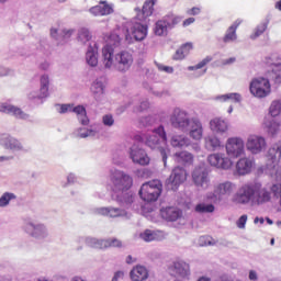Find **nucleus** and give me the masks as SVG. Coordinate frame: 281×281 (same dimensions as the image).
Segmentation results:
<instances>
[{"label": "nucleus", "mask_w": 281, "mask_h": 281, "mask_svg": "<svg viewBox=\"0 0 281 281\" xmlns=\"http://www.w3.org/2000/svg\"><path fill=\"white\" fill-rule=\"evenodd\" d=\"M194 18H188L187 20H184V22H182V26H184V27H189V25H191V24H194Z\"/></svg>", "instance_id": "6e6d98bb"}, {"label": "nucleus", "mask_w": 281, "mask_h": 281, "mask_svg": "<svg viewBox=\"0 0 281 281\" xmlns=\"http://www.w3.org/2000/svg\"><path fill=\"white\" fill-rule=\"evenodd\" d=\"M276 10L281 12V0L276 2Z\"/></svg>", "instance_id": "338daca9"}, {"label": "nucleus", "mask_w": 281, "mask_h": 281, "mask_svg": "<svg viewBox=\"0 0 281 281\" xmlns=\"http://www.w3.org/2000/svg\"><path fill=\"white\" fill-rule=\"evenodd\" d=\"M236 186L233 182L224 181L214 186V198L222 200L232 196L235 193Z\"/></svg>", "instance_id": "4468645a"}, {"label": "nucleus", "mask_w": 281, "mask_h": 281, "mask_svg": "<svg viewBox=\"0 0 281 281\" xmlns=\"http://www.w3.org/2000/svg\"><path fill=\"white\" fill-rule=\"evenodd\" d=\"M267 157H268V169L272 171V175L280 177L281 176V165H280L281 142L270 145V148H268Z\"/></svg>", "instance_id": "39448f33"}, {"label": "nucleus", "mask_w": 281, "mask_h": 281, "mask_svg": "<svg viewBox=\"0 0 281 281\" xmlns=\"http://www.w3.org/2000/svg\"><path fill=\"white\" fill-rule=\"evenodd\" d=\"M67 112H72L75 115H77V120L80 121V124L82 126H87L90 124V119H87V112L85 110V106L82 105H77L72 106V104H61L59 106V114H65Z\"/></svg>", "instance_id": "f8f14e48"}, {"label": "nucleus", "mask_w": 281, "mask_h": 281, "mask_svg": "<svg viewBox=\"0 0 281 281\" xmlns=\"http://www.w3.org/2000/svg\"><path fill=\"white\" fill-rule=\"evenodd\" d=\"M148 280V269L144 266L133 267L131 270V281H146Z\"/></svg>", "instance_id": "4be33fe9"}, {"label": "nucleus", "mask_w": 281, "mask_h": 281, "mask_svg": "<svg viewBox=\"0 0 281 281\" xmlns=\"http://www.w3.org/2000/svg\"><path fill=\"white\" fill-rule=\"evenodd\" d=\"M169 271H171L173 276L184 278L189 276V265L181 260H177L171 263V266L169 267Z\"/></svg>", "instance_id": "aec40b11"}, {"label": "nucleus", "mask_w": 281, "mask_h": 281, "mask_svg": "<svg viewBox=\"0 0 281 281\" xmlns=\"http://www.w3.org/2000/svg\"><path fill=\"white\" fill-rule=\"evenodd\" d=\"M148 33V27L140 23H134L133 26L128 30V34L135 40L136 42H142L146 40V35Z\"/></svg>", "instance_id": "f3484780"}, {"label": "nucleus", "mask_w": 281, "mask_h": 281, "mask_svg": "<svg viewBox=\"0 0 281 281\" xmlns=\"http://www.w3.org/2000/svg\"><path fill=\"white\" fill-rule=\"evenodd\" d=\"M221 143L220 138H216V136H206L204 137V147L209 150H216V148H220Z\"/></svg>", "instance_id": "473e14b6"}, {"label": "nucleus", "mask_w": 281, "mask_h": 281, "mask_svg": "<svg viewBox=\"0 0 281 281\" xmlns=\"http://www.w3.org/2000/svg\"><path fill=\"white\" fill-rule=\"evenodd\" d=\"M188 14H189V15H198V14H199V8H196V7L191 8V9L188 11Z\"/></svg>", "instance_id": "13d9d810"}, {"label": "nucleus", "mask_w": 281, "mask_h": 281, "mask_svg": "<svg viewBox=\"0 0 281 281\" xmlns=\"http://www.w3.org/2000/svg\"><path fill=\"white\" fill-rule=\"evenodd\" d=\"M247 278L250 281H258V273L255 272V270H250V273H248Z\"/></svg>", "instance_id": "864d4df0"}, {"label": "nucleus", "mask_w": 281, "mask_h": 281, "mask_svg": "<svg viewBox=\"0 0 281 281\" xmlns=\"http://www.w3.org/2000/svg\"><path fill=\"white\" fill-rule=\"evenodd\" d=\"M199 241H202V246H212V241H210V237L203 236L199 238Z\"/></svg>", "instance_id": "5fc2aeb1"}, {"label": "nucleus", "mask_w": 281, "mask_h": 281, "mask_svg": "<svg viewBox=\"0 0 281 281\" xmlns=\"http://www.w3.org/2000/svg\"><path fill=\"white\" fill-rule=\"evenodd\" d=\"M244 146L247 148V151H250L252 155H258L262 153L267 143H265V138L258 135H250L247 137V142L244 143Z\"/></svg>", "instance_id": "ddd939ff"}, {"label": "nucleus", "mask_w": 281, "mask_h": 281, "mask_svg": "<svg viewBox=\"0 0 281 281\" xmlns=\"http://www.w3.org/2000/svg\"><path fill=\"white\" fill-rule=\"evenodd\" d=\"M199 121L196 117L189 119V113L181 109H173L169 122L173 128H179L181 131H187L188 126H191L192 121Z\"/></svg>", "instance_id": "0eeeda50"}, {"label": "nucleus", "mask_w": 281, "mask_h": 281, "mask_svg": "<svg viewBox=\"0 0 281 281\" xmlns=\"http://www.w3.org/2000/svg\"><path fill=\"white\" fill-rule=\"evenodd\" d=\"M140 239H143V241L150 243L157 240V235L154 231H145L140 234Z\"/></svg>", "instance_id": "c03bdc74"}, {"label": "nucleus", "mask_w": 281, "mask_h": 281, "mask_svg": "<svg viewBox=\"0 0 281 281\" xmlns=\"http://www.w3.org/2000/svg\"><path fill=\"white\" fill-rule=\"evenodd\" d=\"M279 128H280V125H278V123H272L270 124V126H268V132L270 133V135H276Z\"/></svg>", "instance_id": "3c124183"}, {"label": "nucleus", "mask_w": 281, "mask_h": 281, "mask_svg": "<svg viewBox=\"0 0 281 281\" xmlns=\"http://www.w3.org/2000/svg\"><path fill=\"white\" fill-rule=\"evenodd\" d=\"M210 128L214 133H224L227 132V122H224L222 119H212L210 121Z\"/></svg>", "instance_id": "c85d7f7f"}, {"label": "nucleus", "mask_w": 281, "mask_h": 281, "mask_svg": "<svg viewBox=\"0 0 281 281\" xmlns=\"http://www.w3.org/2000/svg\"><path fill=\"white\" fill-rule=\"evenodd\" d=\"M11 200H16V195L9 192L3 193L0 198V207H5L7 205H9V202H11Z\"/></svg>", "instance_id": "79ce46f5"}, {"label": "nucleus", "mask_w": 281, "mask_h": 281, "mask_svg": "<svg viewBox=\"0 0 281 281\" xmlns=\"http://www.w3.org/2000/svg\"><path fill=\"white\" fill-rule=\"evenodd\" d=\"M267 30H268V24L267 23L258 24V27H255V31L252 32V35H250V40H257Z\"/></svg>", "instance_id": "ea45409f"}, {"label": "nucleus", "mask_w": 281, "mask_h": 281, "mask_svg": "<svg viewBox=\"0 0 281 281\" xmlns=\"http://www.w3.org/2000/svg\"><path fill=\"white\" fill-rule=\"evenodd\" d=\"M270 80L265 77L252 78L250 81V94L257 99H265L270 95Z\"/></svg>", "instance_id": "423d86ee"}, {"label": "nucleus", "mask_w": 281, "mask_h": 281, "mask_svg": "<svg viewBox=\"0 0 281 281\" xmlns=\"http://www.w3.org/2000/svg\"><path fill=\"white\" fill-rule=\"evenodd\" d=\"M246 146L243 143V139L239 138H229L227 139L226 150L227 156L237 158L239 156H243L245 153Z\"/></svg>", "instance_id": "2eb2a0df"}, {"label": "nucleus", "mask_w": 281, "mask_h": 281, "mask_svg": "<svg viewBox=\"0 0 281 281\" xmlns=\"http://www.w3.org/2000/svg\"><path fill=\"white\" fill-rule=\"evenodd\" d=\"M162 184L161 181L151 180L140 186L138 196L145 203H155L158 196H161Z\"/></svg>", "instance_id": "7ed1b4c3"}, {"label": "nucleus", "mask_w": 281, "mask_h": 281, "mask_svg": "<svg viewBox=\"0 0 281 281\" xmlns=\"http://www.w3.org/2000/svg\"><path fill=\"white\" fill-rule=\"evenodd\" d=\"M158 70L164 71L166 74H173V67L169 66H158Z\"/></svg>", "instance_id": "603ef678"}, {"label": "nucleus", "mask_w": 281, "mask_h": 281, "mask_svg": "<svg viewBox=\"0 0 281 281\" xmlns=\"http://www.w3.org/2000/svg\"><path fill=\"white\" fill-rule=\"evenodd\" d=\"M1 146H3V148L11 150L21 149V144H19V140L5 135L1 136Z\"/></svg>", "instance_id": "7c9ffc66"}, {"label": "nucleus", "mask_w": 281, "mask_h": 281, "mask_svg": "<svg viewBox=\"0 0 281 281\" xmlns=\"http://www.w3.org/2000/svg\"><path fill=\"white\" fill-rule=\"evenodd\" d=\"M194 211L199 214H212L214 212V205L213 204H196L194 207Z\"/></svg>", "instance_id": "e433bc0d"}, {"label": "nucleus", "mask_w": 281, "mask_h": 281, "mask_svg": "<svg viewBox=\"0 0 281 281\" xmlns=\"http://www.w3.org/2000/svg\"><path fill=\"white\" fill-rule=\"evenodd\" d=\"M196 281H212V280L210 278H206V277H201Z\"/></svg>", "instance_id": "774afa93"}, {"label": "nucleus", "mask_w": 281, "mask_h": 281, "mask_svg": "<svg viewBox=\"0 0 281 281\" xmlns=\"http://www.w3.org/2000/svg\"><path fill=\"white\" fill-rule=\"evenodd\" d=\"M254 223L255 224H258V223L262 224V223H265V220H262V217H255Z\"/></svg>", "instance_id": "0e129e2a"}, {"label": "nucleus", "mask_w": 281, "mask_h": 281, "mask_svg": "<svg viewBox=\"0 0 281 281\" xmlns=\"http://www.w3.org/2000/svg\"><path fill=\"white\" fill-rule=\"evenodd\" d=\"M160 153H161V159H162V161H164V165H166V159H167L166 149L161 148V149H160Z\"/></svg>", "instance_id": "052dcab7"}, {"label": "nucleus", "mask_w": 281, "mask_h": 281, "mask_svg": "<svg viewBox=\"0 0 281 281\" xmlns=\"http://www.w3.org/2000/svg\"><path fill=\"white\" fill-rule=\"evenodd\" d=\"M247 223V215L239 216L237 218L236 225L239 229H245V224Z\"/></svg>", "instance_id": "09e8293b"}, {"label": "nucleus", "mask_w": 281, "mask_h": 281, "mask_svg": "<svg viewBox=\"0 0 281 281\" xmlns=\"http://www.w3.org/2000/svg\"><path fill=\"white\" fill-rule=\"evenodd\" d=\"M110 183L113 184L114 192H124L133 187V178L123 171L115 170L110 173Z\"/></svg>", "instance_id": "20e7f679"}, {"label": "nucleus", "mask_w": 281, "mask_h": 281, "mask_svg": "<svg viewBox=\"0 0 281 281\" xmlns=\"http://www.w3.org/2000/svg\"><path fill=\"white\" fill-rule=\"evenodd\" d=\"M220 100L226 102V101H233L234 103H239L240 97L238 93H227V94H222L220 97Z\"/></svg>", "instance_id": "a18cd8bd"}, {"label": "nucleus", "mask_w": 281, "mask_h": 281, "mask_svg": "<svg viewBox=\"0 0 281 281\" xmlns=\"http://www.w3.org/2000/svg\"><path fill=\"white\" fill-rule=\"evenodd\" d=\"M181 22V18H173L171 19V22H169V25L176 26Z\"/></svg>", "instance_id": "bf43d9fd"}, {"label": "nucleus", "mask_w": 281, "mask_h": 281, "mask_svg": "<svg viewBox=\"0 0 281 281\" xmlns=\"http://www.w3.org/2000/svg\"><path fill=\"white\" fill-rule=\"evenodd\" d=\"M64 35L66 38L72 35V31H64Z\"/></svg>", "instance_id": "69168bd1"}, {"label": "nucleus", "mask_w": 281, "mask_h": 281, "mask_svg": "<svg viewBox=\"0 0 281 281\" xmlns=\"http://www.w3.org/2000/svg\"><path fill=\"white\" fill-rule=\"evenodd\" d=\"M0 112L9 115H13L16 119H24V112L21 109L13 106L9 103H0Z\"/></svg>", "instance_id": "bb28decb"}, {"label": "nucleus", "mask_w": 281, "mask_h": 281, "mask_svg": "<svg viewBox=\"0 0 281 281\" xmlns=\"http://www.w3.org/2000/svg\"><path fill=\"white\" fill-rule=\"evenodd\" d=\"M41 88H40V99H44L48 95L49 92V77L42 76L40 79Z\"/></svg>", "instance_id": "72a5a7b5"}, {"label": "nucleus", "mask_w": 281, "mask_h": 281, "mask_svg": "<svg viewBox=\"0 0 281 281\" xmlns=\"http://www.w3.org/2000/svg\"><path fill=\"white\" fill-rule=\"evenodd\" d=\"M134 139H136L138 143L146 144V146L151 149H156V146H158V140L166 142V132L164 131V126H158V128L151 132V135H136L134 136Z\"/></svg>", "instance_id": "6e6552de"}, {"label": "nucleus", "mask_w": 281, "mask_h": 281, "mask_svg": "<svg viewBox=\"0 0 281 281\" xmlns=\"http://www.w3.org/2000/svg\"><path fill=\"white\" fill-rule=\"evenodd\" d=\"M155 4L156 0H146V2H143L142 9H136V11H138V14L136 15L138 21H146L148 16L153 15Z\"/></svg>", "instance_id": "6ab92c4d"}, {"label": "nucleus", "mask_w": 281, "mask_h": 281, "mask_svg": "<svg viewBox=\"0 0 281 281\" xmlns=\"http://www.w3.org/2000/svg\"><path fill=\"white\" fill-rule=\"evenodd\" d=\"M173 158L177 160V164L181 166H191V164H194V155H191L189 151L173 154Z\"/></svg>", "instance_id": "cd10ccee"}, {"label": "nucleus", "mask_w": 281, "mask_h": 281, "mask_svg": "<svg viewBox=\"0 0 281 281\" xmlns=\"http://www.w3.org/2000/svg\"><path fill=\"white\" fill-rule=\"evenodd\" d=\"M233 63H235V57H229L228 59H224V65H231V64H233Z\"/></svg>", "instance_id": "680f3d73"}, {"label": "nucleus", "mask_w": 281, "mask_h": 281, "mask_svg": "<svg viewBox=\"0 0 281 281\" xmlns=\"http://www.w3.org/2000/svg\"><path fill=\"white\" fill-rule=\"evenodd\" d=\"M117 45H120V36H117L115 33H110L108 36V45L103 47V66L105 69L115 67L117 72L128 71L131 66H133V55L126 50H123L113 56V47Z\"/></svg>", "instance_id": "f257e3e1"}, {"label": "nucleus", "mask_w": 281, "mask_h": 281, "mask_svg": "<svg viewBox=\"0 0 281 281\" xmlns=\"http://www.w3.org/2000/svg\"><path fill=\"white\" fill-rule=\"evenodd\" d=\"M191 49H194V46H192L190 42L181 44L177 52L173 53L172 59L176 61L183 60V58H187V56H189Z\"/></svg>", "instance_id": "a878e982"}, {"label": "nucleus", "mask_w": 281, "mask_h": 281, "mask_svg": "<svg viewBox=\"0 0 281 281\" xmlns=\"http://www.w3.org/2000/svg\"><path fill=\"white\" fill-rule=\"evenodd\" d=\"M85 59L88 61V65L90 67H97L98 66V54L93 50H88V53L85 54Z\"/></svg>", "instance_id": "4c0bfd02"}, {"label": "nucleus", "mask_w": 281, "mask_h": 281, "mask_svg": "<svg viewBox=\"0 0 281 281\" xmlns=\"http://www.w3.org/2000/svg\"><path fill=\"white\" fill-rule=\"evenodd\" d=\"M210 63H212V57L206 56V57H204V59H202V61H199V64H196L194 66H189V71H194V70L202 69L206 65H209Z\"/></svg>", "instance_id": "37998d69"}, {"label": "nucleus", "mask_w": 281, "mask_h": 281, "mask_svg": "<svg viewBox=\"0 0 281 281\" xmlns=\"http://www.w3.org/2000/svg\"><path fill=\"white\" fill-rule=\"evenodd\" d=\"M272 193L268 189L263 188L260 182H252L243 184L237 190V193L233 194V203L237 205H263L270 202Z\"/></svg>", "instance_id": "f03ea898"}, {"label": "nucleus", "mask_w": 281, "mask_h": 281, "mask_svg": "<svg viewBox=\"0 0 281 281\" xmlns=\"http://www.w3.org/2000/svg\"><path fill=\"white\" fill-rule=\"evenodd\" d=\"M146 109H148V102H142L139 111H143V110H146Z\"/></svg>", "instance_id": "e2e57ef3"}, {"label": "nucleus", "mask_w": 281, "mask_h": 281, "mask_svg": "<svg viewBox=\"0 0 281 281\" xmlns=\"http://www.w3.org/2000/svg\"><path fill=\"white\" fill-rule=\"evenodd\" d=\"M252 165H254L252 159L239 158V160H237V164L235 165V170L239 176L249 175V172L252 171Z\"/></svg>", "instance_id": "412c9836"}, {"label": "nucleus", "mask_w": 281, "mask_h": 281, "mask_svg": "<svg viewBox=\"0 0 281 281\" xmlns=\"http://www.w3.org/2000/svg\"><path fill=\"white\" fill-rule=\"evenodd\" d=\"M169 27H173V25L168 24L167 20L158 21L156 22L154 33L158 36H164V34H166V30Z\"/></svg>", "instance_id": "f704fd0d"}, {"label": "nucleus", "mask_w": 281, "mask_h": 281, "mask_svg": "<svg viewBox=\"0 0 281 281\" xmlns=\"http://www.w3.org/2000/svg\"><path fill=\"white\" fill-rule=\"evenodd\" d=\"M123 271H117L115 272V274L113 276V280L112 281H119V280H123Z\"/></svg>", "instance_id": "4d7b16f0"}, {"label": "nucleus", "mask_w": 281, "mask_h": 281, "mask_svg": "<svg viewBox=\"0 0 281 281\" xmlns=\"http://www.w3.org/2000/svg\"><path fill=\"white\" fill-rule=\"evenodd\" d=\"M268 66L272 67V75H276V83H280V75H278L277 72L281 71V65L278 64H271L270 61H268Z\"/></svg>", "instance_id": "49530a36"}, {"label": "nucleus", "mask_w": 281, "mask_h": 281, "mask_svg": "<svg viewBox=\"0 0 281 281\" xmlns=\"http://www.w3.org/2000/svg\"><path fill=\"white\" fill-rule=\"evenodd\" d=\"M92 38V35L90 34V31L87 29H80V32L77 33V40H79L82 44L90 42Z\"/></svg>", "instance_id": "58836bf2"}, {"label": "nucleus", "mask_w": 281, "mask_h": 281, "mask_svg": "<svg viewBox=\"0 0 281 281\" xmlns=\"http://www.w3.org/2000/svg\"><path fill=\"white\" fill-rule=\"evenodd\" d=\"M120 247H123V243L120 241L117 238L98 240V248L100 249L120 248Z\"/></svg>", "instance_id": "c756f323"}, {"label": "nucleus", "mask_w": 281, "mask_h": 281, "mask_svg": "<svg viewBox=\"0 0 281 281\" xmlns=\"http://www.w3.org/2000/svg\"><path fill=\"white\" fill-rule=\"evenodd\" d=\"M187 145H188V140L183 136H181V135H173L171 137V147H173V148H181V147L187 146Z\"/></svg>", "instance_id": "c9c22d12"}, {"label": "nucleus", "mask_w": 281, "mask_h": 281, "mask_svg": "<svg viewBox=\"0 0 281 281\" xmlns=\"http://www.w3.org/2000/svg\"><path fill=\"white\" fill-rule=\"evenodd\" d=\"M243 24V20H236L233 25H229L227 29V32L224 33V37H222L223 43H229V42H235L237 40V27Z\"/></svg>", "instance_id": "5701e85b"}, {"label": "nucleus", "mask_w": 281, "mask_h": 281, "mask_svg": "<svg viewBox=\"0 0 281 281\" xmlns=\"http://www.w3.org/2000/svg\"><path fill=\"white\" fill-rule=\"evenodd\" d=\"M100 214L105 215L110 218L121 217L125 215V211L117 207H101Z\"/></svg>", "instance_id": "2f4dec72"}, {"label": "nucleus", "mask_w": 281, "mask_h": 281, "mask_svg": "<svg viewBox=\"0 0 281 281\" xmlns=\"http://www.w3.org/2000/svg\"><path fill=\"white\" fill-rule=\"evenodd\" d=\"M90 14L94 16H108L113 14V5H110L108 1H100L98 5L90 8Z\"/></svg>", "instance_id": "dca6fc26"}, {"label": "nucleus", "mask_w": 281, "mask_h": 281, "mask_svg": "<svg viewBox=\"0 0 281 281\" xmlns=\"http://www.w3.org/2000/svg\"><path fill=\"white\" fill-rule=\"evenodd\" d=\"M187 170L181 167H175L171 170V175L169 176V179H166V189H169L171 191H176L179 189V186H181L184 181H187Z\"/></svg>", "instance_id": "1a4fd4ad"}, {"label": "nucleus", "mask_w": 281, "mask_h": 281, "mask_svg": "<svg viewBox=\"0 0 281 281\" xmlns=\"http://www.w3.org/2000/svg\"><path fill=\"white\" fill-rule=\"evenodd\" d=\"M181 216V212L173 206L161 209V218L166 222H176Z\"/></svg>", "instance_id": "393cba45"}, {"label": "nucleus", "mask_w": 281, "mask_h": 281, "mask_svg": "<svg viewBox=\"0 0 281 281\" xmlns=\"http://www.w3.org/2000/svg\"><path fill=\"white\" fill-rule=\"evenodd\" d=\"M131 159L134 164H138L140 166H148L149 162V158L143 149H131Z\"/></svg>", "instance_id": "b1692460"}, {"label": "nucleus", "mask_w": 281, "mask_h": 281, "mask_svg": "<svg viewBox=\"0 0 281 281\" xmlns=\"http://www.w3.org/2000/svg\"><path fill=\"white\" fill-rule=\"evenodd\" d=\"M270 116L277 117L281 113V103L280 101H272L270 103V110H269Z\"/></svg>", "instance_id": "a19ab883"}, {"label": "nucleus", "mask_w": 281, "mask_h": 281, "mask_svg": "<svg viewBox=\"0 0 281 281\" xmlns=\"http://www.w3.org/2000/svg\"><path fill=\"white\" fill-rule=\"evenodd\" d=\"M206 162H209L212 168L222 170H229V168H232V160L223 153H214L206 157Z\"/></svg>", "instance_id": "9b49d317"}, {"label": "nucleus", "mask_w": 281, "mask_h": 281, "mask_svg": "<svg viewBox=\"0 0 281 281\" xmlns=\"http://www.w3.org/2000/svg\"><path fill=\"white\" fill-rule=\"evenodd\" d=\"M113 124H114L113 115L108 114L103 116V125L111 127L113 126Z\"/></svg>", "instance_id": "8fccbe9b"}, {"label": "nucleus", "mask_w": 281, "mask_h": 281, "mask_svg": "<svg viewBox=\"0 0 281 281\" xmlns=\"http://www.w3.org/2000/svg\"><path fill=\"white\" fill-rule=\"evenodd\" d=\"M189 128V137L193 140L202 139L204 128L202 127V122L194 119L191 121V126H187Z\"/></svg>", "instance_id": "a211bd4d"}, {"label": "nucleus", "mask_w": 281, "mask_h": 281, "mask_svg": "<svg viewBox=\"0 0 281 281\" xmlns=\"http://www.w3.org/2000/svg\"><path fill=\"white\" fill-rule=\"evenodd\" d=\"M191 182H194V187L199 190L210 188V172L203 166L194 168V171H191Z\"/></svg>", "instance_id": "9d476101"}, {"label": "nucleus", "mask_w": 281, "mask_h": 281, "mask_svg": "<svg viewBox=\"0 0 281 281\" xmlns=\"http://www.w3.org/2000/svg\"><path fill=\"white\" fill-rule=\"evenodd\" d=\"M272 196H280L281 195V183H274L270 187V190H268Z\"/></svg>", "instance_id": "de8ad7c7"}]
</instances>
